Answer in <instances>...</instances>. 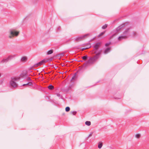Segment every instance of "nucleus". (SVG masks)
Returning <instances> with one entry per match:
<instances>
[{
    "instance_id": "nucleus-28",
    "label": "nucleus",
    "mask_w": 149,
    "mask_h": 149,
    "mask_svg": "<svg viewBox=\"0 0 149 149\" xmlns=\"http://www.w3.org/2000/svg\"><path fill=\"white\" fill-rule=\"evenodd\" d=\"M110 43H107L105 44V46H108L110 45Z\"/></svg>"
},
{
    "instance_id": "nucleus-6",
    "label": "nucleus",
    "mask_w": 149,
    "mask_h": 149,
    "mask_svg": "<svg viewBox=\"0 0 149 149\" xmlns=\"http://www.w3.org/2000/svg\"><path fill=\"white\" fill-rule=\"evenodd\" d=\"M28 59V58L26 56H24L22 57L20 59V61H21L25 62H26Z\"/></svg>"
},
{
    "instance_id": "nucleus-12",
    "label": "nucleus",
    "mask_w": 149,
    "mask_h": 149,
    "mask_svg": "<svg viewBox=\"0 0 149 149\" xmlns=\"http://www.w3.org/2000/svg\"><path fill=\"white\" fill-rule=\"evenodd\" d=\"M110 48H108L104 51V53L105 54H107L108 52H110Z\"/></svg>"
},
{
    "instance_id": "nucleus-29",
    "label": "nucleus",
    "mask_w": 149,
    "mask_h": 149,
    "mask_svg": "<svg viewBox=\"0 0 149 149\" xmlns=\"http://www.w3.org/2000/svg\"><path fill=\"white\" fill-rule=\"evenodd\" d=\"M27 80L28 81H31V79H30V78L29 77H28L27 78Z\"/></svg>"
},
{
    "instance_id": "nucleus-20",
    "label": "nucleus",
    "mask_w": 149,
    "mask_h": 149,
    "mask_svg": "<svg viewBox=\"0 0 149 149\" xmlns=\"http://www.w3.org/2000/svg\"><path fill=\"white\" fill-rule=\"evenodd\" d=\"M39 66H40V65L39 64V63H38L34 65H33V67H37Z\"/></svg>"
},
{
    "instance_id": "nucleus-32",
    "label": "nucleus",
    "mask_w": 149,
    "mask_h": 149,
    "mask_svg": "<svg viewBox=\"0 0 149 149\" xmlns=\"http://www.w3.org/2000/svg\"><path fill=\"white\" fill-rule=\"evenodd\" d=\"M92 136V134H90L89 136V137L91 136Z\"/></svg>"
},
{
    "instance_id": "nucleus-14",
    "label": "nucleus",
    "mask_w": 149,
    "mask_h": 149,
    "mask_svg": "<svg viewBox=\"0 0 149 149\" xmlns=\"http://www.w3.org/2000/svg\"><path fill=\"white\" fill-rule=\"evenodd\" d=\"M101 52V51H100L98 52L97 53V52L96 51H95V53H96V55H95V56H97V57L99 58V55L100 54Z\"/></svg>"
},
{
    "instance_id": "nucleus-2",
    "label": "nucleus",
    "mask_w": 149,
    "mask_h": 149,
    "mask_svg": "<svg viewBox=\"0 0 149 149\" xmlns=\"http://www.w3.org/2000/svg\"><path fill=\"white\" fill-rule=\"evenodd\" d=\"M20 79L19 77H13L11 78V80L10 82V84L11 87L15 88L17 86V84L16 81Z\"/></svg>"
},
{
    "instance_id": "nucleus-15",
    "label": "nucleus",
    "mask_w": 149,
    "mask_h": 149,
    "mask_svg": "<svg viewBox=\"0 0 149 149\" xmlns=\"http://www.w3.org/2000/svg\"><path fill=\"white\" fill-rule=\"evenodd\" d=\"M85 124L86 125L88 126H90L91 124V122L90 121H86L85 123Z\"/></svg>"
},
{
    "instance_id": "nucleus-3",
    "label": "nucleus",
    "mask_w": 149,
    "mask_h": 149,
    "mask_svg": "<svg viewBox=\"0 0 149 149\" xmlns=\"http://www.w3.org/2000/svg\"><path fill=\"white\" fill-rule=\"evenodd\" d=\"M128 31L129 30L127 29L125 32H124L123 35L118 37V40H121L123 39L126 38H127V36L128 34Z\"/></svg>"
},
{
    "instance_id": "nucleus-8",
    "label": "nucleus",
    "mask_w": 149,
    "mask_h": 149,
    "mask_svg": "<svg viewBox=\"0 0 149 149\" xmlns=\"http://www.w3.org/2000/svg\"><path fill=\"white\" fill-rule=\"evenodd\" d=\"M10 61L8 57L7 58L3 59L1 61L2 63Z\"/></svg>"
},
{
    "instance_id": "nucleus-16",
    "label": "nucleus",
    "mask_w": 149,
    "mask_h": 149,
    "mask_svg": "<svg viewBox=\"0 0 149 149\" xmlns=\"http://www.w3.org/2000/svg\"><path fill=\"white\" fill-rule=\"evenodd\" d=\"M123 26L122 25L119 26V27H117V29H116V31H119L120 30H121V29L122 28Z\"/></svg>"
},
{
    "instance_id": "nucleus-17",
    "label": "nucleus",
    "mask_w": 149,
    "mask_h": 149,
    "mask_svg": "<svg viewBox=\"0 0 149 149\" xmlns=\"http://www.w3.org/2000/svg\"><path fill=\"white\" fill-rule=\"evenodd\" d=\"M53 52V51L52 50H50L47 52V55H49L52 54Z\"/></svg>"
},
{
    "instance_id": "nucleus-33",
    "label": "nucleus",
    "mask_w": 149,
    "mask_h": 149,
    "mask_svg": "<svg viewBox=\"0 0 149 149\" xmlns=\"http://www.w3.org/2000/svg\"><path fill=\"white\" fill-rule=\"evenodd\" d=\"M61 56H63V54H61Z\"/></svg>"
},
{
    "instance_id": "nucleus-30",
    "label": "nucleus",
    "mask_w": 149,
    "mask_h": 149,
    "mask_svg": "<svg viewBox=\"0 0 149 149\" xmlns=\"http://www.w3.org/2000/svg\"><path fill=\"white\" fill-rule=\"evenodd\" d=\"M75 78V76H73L72 77V78L71 79V81H72Z\"/></svg>"
},
{
    "instance_id": "nucleus-5",
    "label": "nucleus",
    "mask_w": 149,
    "mask_h": 149,
    "mask_svg": "<svg viewBox=\"0 0 149 149\" xmlns=\"http://www.w3.org/2000/svg\"><path fill=\"white\" fill-rule=\"evenodd\" d=\"M87 35V34H86L84 35H82L81 36L77 37L75 38V39L76 40H81L82 39L84 38L85 37H86Z\"/></svg>"
},
{
    "instance_id": "nucleus-1",
    "label": "nucleus",
    "mask_w": 149,
    "mask_h": 149,
    "mask_svg": "<svg viewBox=\"0 0 149 149\" xmlns=\"http://www.w3.org/2000/svg\"><path fill=\"white\" fill-rule=\"evenodd\" d=\"M19 33V31L16 30L15 29H11L8 32V37L9 38H12L14 37L17 36Z\"/></svg>"
},
{
    "instance_id": "nucleus-23",
    "label": "nucleus",
    "mask_w": 149,
    "mask_h": 149,
    "mask_svg": "<svg viewBox=\"0 0 149 149\" xmlns=\"http://www.w3.org/2000/svg\"><path fill=\"white\" fill-rule=\"evenodd\" d=\"M107 27V24H105L104 25H103L102 27V28L103 29H106Z\"/></svg>"
},
{
    "instance_id": "nucleus-31",
    "label": "nucleus",
    "mask_w": 149,
    "mask_h": 149,
    "mask_svg": "<svg viewBox=\"0 0 149 149\" xmlns=\"http://www.w3.org/2000/svg\"><path fill=\"white\" fill-rule=\"evenodd\" d=\"M56 95H57V96H58L59 97L60 96V95L59 93L57 94Z\"/></svg>"
},
{
    "instance_id": "nucleus-19",
    "label": "nucleus",
    "mask_w": 149,
    "mask_h": 149,
    "mask_svg": "<svg viewBox=\"0 0 149 149\" xmlns=\"http://www.w3.org/2000/svg\"><path fill=\"white\" fill-rule=\"evenodd\" d=\"M54 86L51 85H49L48 86V88L49 89H52L54 88Z\"/></svg>"
},
{
    "instance_id": "nucleus-27",
    "label": "nucleus",
    "mask_w": 149,
    "mask_h": 149,
    "mask_svg": "<svg viewBox=\"0 0 149 149\" xmlns=\"http://www.w3.org/2000/svg\"><path fill=\"white\" fill-rule=\"evenodd\" d=\"M72 113L73 115H75L76 113V111H73L72 112Z\"/></svg>"
},
{
    "instance_id": "nucleus-26",
    "label": "nucleus",
    "mask_w": 149,
    "mask_h": 149,
    "mask_svg": "<svg viewBox=\"0 0 149 149\" xmlns=\"http://www.w3.org/2000/svg\"><path fill=\"white\" fill-rule=\"evenodd\" d=\"M90 47V45H89V46L88 47H87L86 48H84L82 49V50H84L85 49H88V48H89Z\"/></svg>"
},
{
    "instance_id": "nucleus-11",
    "label": "nucleus",
    "mask_w": 149,
    "mask_h": 149,
    "mask_svg": "<svg viewBox=\"0 0 149 149\" xmlns=\"http://www.w3.org/2000/svg\"><path fill=\"white\" fill-rule=\"evenodd\" d=\"M15 55H11L9 56H8V58L9 59V60H11L13 58H14L15 57Z\"/></svg>"
},
{
    "instance_id": "nucleus-7",
    "label": "nucleus",
    "mask_w": 149,
    "mask_h": 149,
    "mask_svg": "<svg viewBox=\"0 0 149 149\" xmlns=\"http://www.w3.org/2000/svg\"><path fill=\"white\" fill-rule=\"evenodd\" d=\"M100 45V43H97L94 46V49L95 50H97L99 48Z\"/></svg>"
},
{
    "instance_id": "nucleus-13",
    "label": "nucleus",
    "mask_w": 149,
    "mask_h": 149,
    "mask_svg": "<svg viewBox=\"0 0 149 149\" xmlns=\"http://www.w3.org/2000/svg\"><path fill=\"white\" fill-rule=\"evenodd\" d=\"M46 62L47 61H45V60H43L42 61H40V62H39V63L40 65H41L44 63H46Z\"/></svg>"
},
{
    "instance_id": "nucleus-18",
    "label": "nucleus",
    "mask_w": 149,
    "mask_h": 149,
    "mask_svg": "<svg viewBox=\"0 0 149 149\" xmlns=\"http://www.w3.org/2000/svg\"><path fill=\"white\" fill-rule=\"evenodd\" d=\"M26 76V74L25 73L22 74H20V76H19L20 78L21 77L22 78H23L25 77Z\"/></svg>"
},
{
    "instance_id": "nucleus-10",
    "label": "nucleus",
    "mask_w": 149,
    "mask_h": 149,
    "mask_svg": "<svg viewBox=\"0 0 149 149\" xmlns=\"http://www.w3.org/2000/svg\"><path fill=\"white\" fill-rule=\"evenodd\" d=\"M102 143L101 142H99L98 143V148L99 149L101 148L102 146Z\"/></svg>"
},
{
    "instance_id": "nucleus-24",
    "label": "nucleus",
    "mask_w": 149,
    "mask_h": 149,
    "mask_svg": "<svg viewBox=\"0 0 149 149\" xmlns=\"http://www.w3.org/2000/svg\"><path fill=\"white\" fill-rule=\"evenodd\" d=\"M87 58V55H85L84 56H83L82 57V58L83 60H86Z\"/></svg>"
},
{
    "instance_id": "nucleus-34",
    "label": "nucleus",
    "mask_w": 149,
    "mask_h": 149,
    "mask_svg": "<svg viewBox=\"0 0 149 149\" xmlns=\"http://www.w3.org/2000/svg\"><path fill=\"white\" fill-rule=\"evenodd\" d=\"M47 1H49L50 0H46Z\"/></svg>"
},
{
    "instance_id": "nucleus-21",
    "label": "nucleus",
    "mask_w": 149,
    "mask_h": 149,
    "mask_svg": "<svg viewBox=\"0 0 149 149\" xmlns=\"http://www.w3.org/2000/svg\"><path fill=\"white\" fill-rule=\"evenodd\" d=\"M31 84V82H29V83H27V84H24L22 85L23 86L27 85H30Z\"/></svg>"
},
{
    "instance_id": "nucleus-4",
    "label": "nucleus",
    "mask_w": 149,
    "mask_h": 149,
    "mask_svg": "<svg viewBox=\"0 0 149 149\" xmlns=\"http://www.w3.org/2000/svg\"><path fill=\"white\" fill-rule=\"evenodd\" d=\"M98 58L97 56H95L91 58L88 60V63L90 64H93L95 62Z\"/></svg>"
},
{
    "instance_id": "nucleus-25",
    "label": "nucleus",
    "mask_w": 149,
    "mask_h": 149,
    "mask_svg": "<svg viewBox=\"0 0 149 149\" xmlns=\"http://www.w3.org/2000/svg\"><path fill=\"white\" fill-rule=\"evenodd\" d=\"M105 33V31L104 32H102V33H101L98 36V37H100V36H102V35H103V34H104V33Z\"/></svg>"
},
{
    "instance_id": "nucleus-9",
    "label": "nucleus",
    "mask_w": 149,
    "mask_h": 149,
    "mask_svg": "<svg viewBox=\"0 0 149 149\" xmlns=\"http://www.w3.org/2000/svg\"><path fill=\"white\" fill-rule=\"evenodd\" d=\"M141 134H136L135 135V137L137 139H139L141 137Z\"/></svg>"
},
{
    "instance_id": "nucleus-22",
    "label": "nucleus",
    "mask_w": 149,
    "mask_h": 149,
    "mask_svg": "<svg viewBox=\"0 0 149 149\" xmlns=\"http://www.w3.org/2000/svg\"><path fill=\"white\" fill-rule=\"evenodd\" d=\"M70 108L69 107H67L65 108V111L67 112H68L70 111Z\"/></svg>"
}]
</instances>
